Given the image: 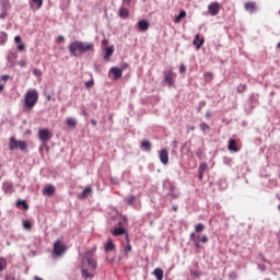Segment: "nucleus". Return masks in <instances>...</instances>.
<instances>
[{
	"label": "nucleus",
	"instance_id": "obj_1",
	"mask_svg": "<svg viewBox=\"0 0 280 280\" xmlns=\"http://www.w3.org/2000/svg\"><path fill=\"white\" fill-rule=\"evenodd\" d=\"M71 57H78L79 55L93 51L95 49V44L92 42H71L68 46Z\"/></svg>",
	"mask_w": 280,
	"mask_h": 280
},
{
	"label": "nucleus",
	"instance_id": "obj_2",
	"mask_svg": "<svg viewBox=\"0 0 280 280\" xmlns=\"http://www.w3.org/2000/svg\"><path fill=\"white\" fill-rule=\"evenodd\" d=\"M37 102H38V92L35 89L26 91L24 94V104H23L24 110L31 112L34 108V106H36Z\"/></svg>",
	"mask_w": 280,
	"mask_h": 280
},
{
	"label": "nucleus",
	"instance_id": "obj_3",
	"mask_svg": "<svg viewBox=\"0 0 280 280\" xmlns=\"http://www.w3.org/2000/svg\"><path fill=\"white\" fill-rule=\"evenodd\" d=\"M9 150L11 151H15V150H20V151H26L28 148V144L26 141H19L16 140V138L11 137L9 139Z\"/></svg>",
	"mask_w": 280,
	"mask_h": 280
},
{
	"label": "nucleus",
	"instance_id": "obj_4",
	"mask_svg": "<svg viewBox=\"0 0 280 280\" xmlns=\"http://www.w3.org/2000/svg\"><path fill=\"white\" fill-rule=\"evenodd\" d=\"M84 259L88 261V265L91 270H95L97 268V259L95 258V248L86 252L84 255Z\"/></svg>",
	"mask_w": 280,
	"mask_h": 280
},
{
	"label": "nucleus",
	"instance_id": "obj_5",
	"mask_svg": "<svg viewBox=\"0 0 280 280\" xmlns=\"http://www.w3.org/2000/svg\"><path fill=\"white\" fill-rule=\"evenodd\" d=\"M176 73L172 70H164V83L168 85V88H173L175 84Z\"/></svg>",
	"mask_w": 280,
	"mask_h": 280
},
{
	"label": "nucleus",
	"instance_id": "obj_6",
	"mask_svg": "<svg viewBox=\"0 0 280 280\" xmlns=\"http://www.w3.org/2000/svg\"><path fill=\"white\" fill-rule=\"evenodd\" d=\"M67 250V246L60 240L56 241L54 244V254L57 256L62 255Z\"/></svg>",
	"mask_w": 280,
	"mask_h": 280
},
{
	"label": "nucleus",
	"instance_id": "obj_7",
	"mask_svg": "<svg viewBox=\"0 0 280 280\" xmlns=\"http://www.w3.org/2000/svg\"><path fill=\"white\" fill-rule=\"evenodd\" d=\"M37 137L40 139V141L47 143L52 138V133L49 131V129H40L39 132H37Z\"/></svg>",
	"mask_w": 280,
	"mask_h": 280
},
{
	"label": "nucleus",
	"instance_id": "obj_8",
	"mask_svg": "<svg viewBox=\"0 0 280 280\" xmlns=\"http://www.w3.org/2000/svg\"><path fill=\"white\" fill-rule=\"evenodd\" d=\"M220 3L218 2H212L209 7H208V10H209V13L211 16H215L219 12H220Z\"/></svg>",
	"mask_w": 280,
	"mask_h": 280
},
{
	"label": "nucleus",
	"instance_id": "obj_9",
	"mask_svg": "<svg viewBox=\"0 0 280 280\" xmlns=\"http://www.w3.org/2000/svg\"><path fill=\"white\" fill-rule=\"evenodd\" d=\"M2 189L5 195L11 196L14 192V186L11 182H3Z\"/></svg>",
	"mask_w": 280,
	"mask_h": 280
},
{
	"label": "nucleus",
	"instance_id": "obj_10",
	"mask_svg": "<svg viewBox=\"0 0 280 280\" xmlns=\"http://www.w3.org/2000/svg\"><path fill=\"white\" fill-rule=\"evenodd\" d=\"M109 73H112L114 75L115 81H118L122 78L124 72H122V69L113 67V68H110Z\"/></svg>",
	"mask_w": 280,
	"mask_h": 280
},
{
	"label": "nucleus",
	"instance_id": "obj_11",
	"mask_svg": "<svg viewBox=\"0 0 280 280\" xmlns=\"http://www.w3.org/2000/svg\"><path fill=\"white\" fill-rule=\"evenodd\" d=\"M160 162H162V164H164V165L168 164L170 155H168V151L166 149L160 150Z\"/></svg>",
	"mask_w": 280,
	"mask_h": 280
},
{
	"label": "nucleus",
	"instance_id": "obj_12",
	"mask_svg": "<svg viewBox=\"0 0 280 280\" xmlns=\"http://www.w3.org/2000/svg\"><path fill=\"white\" fill-rule=\"evenodd\" d=\"M44 4V0H28V5H31V10L36 11L39 10Z\"/></svg>",
	"mask_w": 280,
	"mask_h": 280
},
{
	"label": "nucleus",
	"instance_id": "obj_13",
	"mask_svg": "<svg viewBox=\"0 0 280 280\" xmlns=\"http://www.w3.org/2000/svg\"><path fill=\"white\" fill-rule=\"evenodd\" d=\"M191 240L195 242L196 246L199 247L200 242L201 243H207L208 242V236L203 235L200 237V235L196 236L195 233L191 234Z\"/></svg>",
	"mask_w": 280,
	"mask_h": 280
},
{
	"label": "nucleus",
	"instance_id": "obj_14",
	"mask_svg": "<svg viewBox=\"0 0 280 280\" xmlns=\"http://www.w3.org/2000/svg\"><path fill=\"white\" fill-rule=\"evenodd\" d=\"M244 9L250 13H255L258 11V7L256 2H245Z\"/></svg>",
	"mask_w": 280,
	"mask_h": 280
},
{
	"label": "nucleus",
	"instance_id": "obj_15",
	"mask_svg": "<svg viewBox=\"0 0 280 280\" xmlns=\"http://www.w3.org/2000/svg\"><path fill=\"white\" fill-rule=\"evenodd\" d=\"M118 16H120L124 20L128 19L130 16L129 9L121 7L118 11Z\"/></svg>",
	"mask_w": 280,
	"mask_h": 280
},
{
	"label": "nucleus",
	"instance_id": "obj_16",
	"mask_svg": "<svg viewBox=\"0 0 280 280\" xmlns=\"http://www.w3.org/2000/svg\"><path fill=\"white\" fill-rule=\"evenodd\" d=\"M205 43V37H201V35H196L195 39H194V45L197 47V49H200L201 46Z\"/></svg>",
	"mask_w": 280,
	"mask_h": 280
},
{
	"label": "nucleus",
	"instance_id": "obj_17",
	"mask_svg": "<svg viewBox=\"0 0 280 280\" xmlns=\"http://www.w3.org/2000/svg\"><path fill=\"white\" fill-rule=\"evenodd\" d=\"M55 192H56V187L54 185H48L43 190V194L49 197L54 196Z\"/></svg>",
	"mask_w": 280,
	"mask_h": 280
},
{
	"label": "nucleus",
	"instance_id": "obj_18",
	"mask_svg": "<svg viewBox=\"0 0 280 280\" xmlns=\"http://www.w3.org/2000/svg\"><path fill=\"white\" fill-rule=\"evenodd\" d=\"M138 27L140 31L142 32H147L150 28V24L148 21L145 20H141L138 22Z\"/></svg>",
	"mask_w": 280,
	"mask_h": 280
},
{
	"label": "nucleus",
	"instance_id": "obj_19",
	"mask_svg": "<svg viewBox=\"0 0 280 280\" xmlns=\"http://www.w3.org/2000/svg\"><path fill=\"white\" fill-rule=\"evenodd\" d=\"M229 151H233V152H238L240 149L237 148V142L235 141V139H231L229 141V145H228Z\"/></svg>",
	"mask_w": 280,
	"mask_h": 280
},
{
	"label": "nucleus",
	"instance_id": "obj_20",
	"mask_svg": "<svg viewBox=\"0 0 280 280\" xmlns=\"http://www.w3.org/2000/svg\"><path fill=\"white\" fill-rule=\"evenodd\" d=\"M16 208L18 209L23 208V210L27 211L30 209V206L26 202V200L19 199V200H16Z\"/></svg>",
	"mask_w": 280,
	"mask_h": 280
},
{
	"label": "nucleus",
	"instance_id": "obj_21",
	"mask_svg": "<svg viewBox=\"0 0 280 280\" xmlns=\"http://www.w3.org/2000/svg\"><path fill=\"white\" fill-rule=\"evenodd\" d=\"M114 52H115L114 46H108V47L106 48V51H105V55H104V59H105V60H109L110 57L114 55Z\"/></svg>",
	"mask_w": 280,
	"mask_h": 280
},
{
	"label": "nucleus",
	"instance_id": "obj_22",
	"mask_svg": "<svg viewBox=\"0 0 280 280\" xmlns=\"http://www.w3.org/2000/svg\"><path fill=\"white\" fill-rule=\"evenodd\" d=\"M140 148H141L143 151L149 152V151H151V149H152V144H151L150 141L144 140V141L141 142Z\"/></svg>",
	"mask_w": 280,
	"mask_h": 280
},
{
	"label": "nucleus",
	"instance_id": "obj_23",
	"mask_svg": "<svg viewBox=\"0 0 280 280\" xmlns=\"http://www.w3.org/2000/svg\"><path fill=\"white\" fill-rule=\"evenodd\" d=\"M153 276L156 280H163L164 271L161 268H156L153 271Z\"/></svg>",
	"mask_w": 280,
	"mask_h": 280
},
{
	"label": "nucleus",
	"instance_id": "obj_24",
	"mask_svg": "<svg viewBox=\"0 0 280 280\" xmlns=\"http://www.w3.org/2000/svg\"><path fill=\"white\" fill-rule=\"evenodd\" d=\"M126 230L124 228H116L113 232L112 235H114V237H117V235H125Z\"/></svg>",
	"mask_w": 280,
	"mask_h": 280
},
{
	"label": "nucleus",
	"instance_id": "obj_25",
	"mask_svg": "<svg viewBox=\"0 0 280 280\" xmlns=\"http://www.w3.org/2000/svg\"><path fill=\"white\" fill-rule=\"evenodd\" d=\"M116 245L113 242V240H108L107 244L105 245V252H110L113 249H115Z\"/></svg>",
	"mask_w": 280,
	"mask_h": 280
},
{
	"label": "nucleus",
	"instance_id": "obj_26",
	"mask_svg": "<svg viewBox=\"0 0 280 280\" xmlns=\"http://www.w3.org/2000/svg\"><path fill=\"white\" fill-rule=\"evenodd\" d=\"M125 202L128 206H132L136 202V196L135 195H130L128 197L125 198Z\"/></svg>",
	"mask_w": 280,
	"mask_h": 280
},
{
	"label": "nucleus",
	"instance_id": "obj_27",
	"mask_svg": "<svg viewBox=\"0 0 280 280\" xmlns=\"http://www.w3.org/2000/svg\"><path fill=\"white\" fill-rule=\"evenodd\" d=\"M22 224H23V229H25V231H32L33 224L30 220H24L22 222Z\"/></svg>",
	"mask_w": 280,
	"mask_h": 280
},
{
	"label": "nucleus",
	"instance_id": "obj_28",
	"mask_svg": "<svg viewBox=\"0 0 280 280\" xmlns=\"http://www.w3.org/2000/svg\"><path fill=\"white\" fill-rule=\"evenodd\" d=\"M66 121H67V125L71 128H75V126L78 124L77 120L72 117H68Z\"/></svg>",
	"mask_w": 280,
	"mask_h": 280
},
{
	"label": "nucleus",
	"instance_id": "obj_29",
	"mask_svg": "<svg viewBox=\"0 0 280 280\" xmlns=\"http://www.w3.org/2000/svg\"><path fill=\"white\" fill-rule=\"evenodd\" d=\"M187 16V13L185 12V11H182L180 13H179V15L175 19V23L176 24H178V23H180V21L183 20V19H185Z\"/></svg>",
	"mask_w": 280,
	"mask_h": 280
},
{
	"label": "nucleus",
	"instance_id": "obj_30",
	"mask_svg": "<svg viewBox=\"0 0 280 280\" xmlns=\"http://www.w3.org/2000/svg\"><path fill=\"white\" fill-rule=\"evenodd\" d=\"M236 90H237V93H238V94H243V93H245V92L247 91V85H246V84H240V85L236 88Z\"/></svg>",
	"mask_w": 280,
	"mask_h": 280
},
{
	"label": "nucleus",
	"instance_id": "obj_31",
	"mask_svg": "<svg viewBox=\"0 0 280 280\" xmlns=\"http://www.w3.org/2000/svg\"><path fill=\"white\" fill-rule=\"evenodd\" d=\"M8 266L7 259L3 257H0V271H3Z\"/></svg>",
	"mask_w": 280,
	"mask_h": 280
},
{
	"label": "nucleus",
	"instance_id": "obj_32",
	"mask_svg": "<svg viewBox=\"0 0 280 280\" xmlns=\"http://www.w3.org/2000/svg\"><path fill=\"white\" fill-rule=\"evenodd\" d=\"M168 190L171 191V197L178 198V195L174 194L175 186L172 183H168Z\"/></svg>",
	"mask_w": 280,
	"mask_h": 280
},
{
	"label": "nucleus",
	"instance_id": "obj_33",
	"mask_svg": "<svg viewBox=\"0 0 280 280\" xmlns=\"http://www.w3.org/2000/svg\"><path fill=\"white\" fill-rule=\"evenodd\" d=\"M8 40V34L7 33H0V45H4Z\"/></svg>",
	"mask_w": 280,
	"mask_h": 280
},
{
	"label": "nucleus",
	"instance_id": "obj_34",
	"mask_svg": "<svg viewBox=\"0 0 280 280\" xmlns=\"http://www.w3.org/2000/svg\"><path fill=\"white\" fill-rule=\"evenodd\" d=\"M92 192V188L91 187H85V189L83 190V192L80 195L81 198H85L89 194Z\"/></svg>",
	"mask_w": 280,
	"mask_h": 280
},
{
	"label": "nucleus",
	"instance_id": "obj_35",
	"mask_svg": "<svg viewBox=\"0 0 280 280\" xmlns=\"http://www.w3.org/2000/svg\"><path fill=\"white\" fill-rule=\"evenodd\" d=\"M203 230H205V225H203L202 223H198V224L195 226L196 233H202Z\"/></svg>",
	"mask_w": 280,
	"mask_h": 280
},
{
	"label": "nucleus",
	"instance_id": "obj_36",
	"mask_svg": "<svg viewBox=\"0 0 280 280\" xmlns=\"http://www.w3.org/2000/svg\"><path fill=\"white\" fill-rule=\"evenodd\" d=\"M207 164L206 162H201V164L199 165V173H203L207 171Z\"/></svg>",
	"mask_w": 280,
	"mask_h": 280
},
{
	"label": "nucleus",
	"instance_id": "obj_37",
	"mask_svg": "<svg viewBox=\"0 0 280 280\" xmlns=\"http://www.w3.org/2000/svg\"><path fill=\"white\" fill-rule=\"evenodd\" d=\"M94 85H95V81H93V79L85 82L86 89H92Z\"/></svg>",
	"mask_w": 280,
	"mask_h": 280
},
{
	"label": "nucleus",
	"instance_id": "obj_38",
	"mask_svg": "<svg viewBox=\"0 0 280 280\" xmlns=\"http://www.w3.org/2000/svg\"><path fill=\"white\" fill-rule=\"evenodd\" d=\"M81 271H82V277L84 278V279H88V278H91L92 276L88 272V270H85L84 268H83V266L81 267Z\"/></svg>",
	"mask_w": 280,
	"mask_h": 280
},
{
	"label": "nucleus",
	"instance_id": "obj_39",
	"mask_svg": "<svg viewBox=\"0 0 280 280\" xmlns=\"http://www.w3.org/2000/svg\"><path fill=\"white\" fill-rule=\"evenodd\" d=\"M33 75L40 78L43 75V72H42V70L35 68V69H33Z\"/></svg>",
	"mask_w": 280,
	"mask_h": 280
},
{
	"label": "nucleus",
	"instance_id": "obj_40",
	"mask_svg": "<svg viewBox=\"0 0 280 280\" xmlns=\"http://www.w3.org/2000/svg\"><path fill=\"white\" fill-rule=\"evenodd\" d=\"M10 80V75L9 74H3L0 79V81L2 82V84H7V82Z\"/></svg>",
	"mask_w": 280,
	"mask_h": 280
},
{
	"label": "nucleus",
	"instance_id": "obj_41",
	"mask_svg": "<svg viewBox=\"0 0 280 280\" xmlns=\"http://www.w3.org/2000/svg\"><path fill=\"white\" fill-rule=\"evenodd\" d=\"M229 279L230 280H237V273L235 271H232L230 275H229Z\"/></svg>",
	"mask_w": 280,
	"mask_h": 280
},
{
	"label": "nucleus",
	"instance_id": "obj_42",
	"mask_svg": "<svg viewBox=\"0 0 280 280\" xmlns=\"http://www.w3.org/2000/svg\"><path fill=\"white\" fill-rule=\"evenodd\" d=\"M125 253H129L132 250V245L130 243H127V245L124 248Z\"/></svg>",
	"mask_w": 280,
	"mask_h": 280
},
{
	"label": "nucleus",
	"instance_id": "obj_43",
	"mask_svg": "<svg viewBox=\"0 0 280 280\" xmlns=\"http://www.w3.org/2000/svg\"><path fill=\"white\" fill-rule=\"evenodd\" d=\"M14 43H15V44H21V43H22V37H21L20 35H16V36L14 37Z\"/></svg>",
	"mask_w": 280,
	"mask_h": 280
},
{
	"label": "nucleus",
	"instance_id": "obj_44",
	"mask_svg": "<svg viewBox=\"0 0 280 280\" xmlns=\"http://www.w3.org/2000/svg\"><path fill=\"white\" fill-rule=\"evenodd\" d=\"M7 16H8V12H7V10H3V11L1 12V14H0V19H1V20H4Z\"/></svg>",
	"mask_w": 280,
	"mask_h": 280
},
{
	"label": "nucleus",
	"instance_id": "obj_45",
	"mask_svg": "<svg viewBox=\"0 0 280 280\" xmlns=\"http://www.w3.org/2000/svg\"><path fill=\"white\" fill-rule=\"evenodd\" d=\"M18 50L19 51H24L25 50V45L23 43L18 45Z\"/></svg>",
	"mask_w": 280,
	"mask_h": 280
},
{
	"label": "nucleus",
	"instance_id": "obj_46",
	"mask_svg": "<svg viewBox=\"0 0 280 280\" xmlns=\"http://www.w3.org/2000/svg\"><path fill=\"white\" fill-rule=\"evenodd\" d=\"M200 128H201L202 131H206V130L209 129V126H208L207 124L202 122V124L200 125Z\"/></svg>",
	"mask_w": 280,
	"mask_h": 280
},
{
	"label": "nucleus",
	"instance_id": "obj_47",
	"mask_svg": "<svg viewBox=\"0 0 280 280\" xmlns=\"http://www.w3.org/2000/svg\"><path fill=\"white\" fill-rule=\"evenodd\" d=\"M133 0H122L124 5H130Z\"/></svg>",
	"mask_w": 280,
	"mask_h": 280
},
{
	"label": "nucleus",
	"instance_id": "obj_48",
	"mask_svg": "<svg viewBox=\"0 0 280 280\" xmlns=\"http://www.w3.org/2000/svg\"><path fill=\"white\" fill-rule=\"evenodd\" d=\"M196 154L199 158V160H201L203 152H202V150H198Z\"/></svg>",
	"mask_w": 280,
	"mask_h": 280
},
{
	"label": "nucleus",
	"instance_id": "obj_49",
	"mask_svg": "<svg viewBox=\"0 0 280 280\" xmlns=\"http://www.w3.org/2000/svg\"><path fill=\"white\" fill-rule=\"evenodd\" d=\"M128 67H129L128 63H122L120 70L125 71L128 69Z\"/></svg>",
	"mask_w": 280,
	"mask_h": 280
},
{
	"label": "nucleus",
	"instance_id": "obj_50",
	"mask_svg": "<svg viewBox=\"0 0 280 280\" xmlns=\"http://www.w3.org/2000/svg\"><path fill=\"white\" fill-rule=\"evenodd\" d=\"M57 42L58 43H63L65 42V37L62 35H59Z\"/></svg>",
	"mask_w": 280,
	"mask_h": 280
},
{
	"label": "nucleus",
	"instance_id": "obj_51",
	"mask_svg": "<svg viewBox=\"0 0 280 280\" xmlns=\"http://www.w3.org/2000/svg\"><path fill=\"white\" fill-rule=\"evenodd\" d=\"M102 45H103V46H107V45H109L108 39H103V40H102Z\"/></svg>",
	"mask_w": 280,
	"mask_h": 280
},
{
	"label": "nucleus",
	"instance_id": "obj_52",
	"mask_svg": "<svg viewBox=\"0 0 280 280\" xmlns=\"http://www.w3.org/2000/svg\"><path fill=\"white\" fill-rule=\"evenodd\" d=\"M186 72V66L185 65H182L180 67V73H185Z\"/></svg>",
	"mask_w": 280,
	"mask_h": 280
},
{
	"label": "nucleus",
	"instance_id": "obj_53",
	"mask_svg": "<svg viewBox=\"0 0 280 280\" xmlns=\"http://www.w3.org/2000/svg\"><path fill=\"white\" fill-rule=\"evenodd\" d=\"M4 86L5 84H3L2 82H0V93H2L4 91Z\"/></svg>",
	"mask_w": 280,
	"mask_h": 280
},
{
	"label": "nucleus",
	"instance_id": "obj_54",
	"mask_svg": "<svg viewBox=\"0 0 280 280\" xmlns=\"http://www.w3.org/2000/svg\"><path fill=\"white\" fill-rule=\"evenodd\" d=\"M91 124L95 127V126H97V120L92 119V120H91Z\"/></svg>",
	"mask_w": 280,
	"mask_h": 280
},
{
	"label": "nucleus",
	"instance_id": "obj_55",
	"mask_svg": "<svg viewBox=\"0 0 280 280\" xmlns=\"http://www.w3.org/2000/svg\"><path fill=\"white\" fill-rule=\"evenodd\" d=\"M203 174L205 173H199V180H202Z\"/></svg>",
	"mask_w": 280,
	"mask_h": 280
},
{
	"label": "nucleus",
	"instance_id": "obj_56",
	"mask_svg": "<svg viewBox=\"0 0 280 280\" xmlns=\"http://www.w3.org/2000/svg\"><path fill=\"white\" fill-rule=\"evenodd\" d=\"M34 280H44V279H42V278H39V277H37V276H35V278H33Z\"/></svg>",
	"mask_w": 280,
	"mask_h": 280
},
{
	"label": "nucleus",
	"instance_id": "obj_57",
	"mask_svg": "<svg viewBox=\"0 0 280 280\" xmlns=\"http://www.w3.org/2000/svg\"><path fill=\"white\" fill-rule=\"evenodd\" d=\"M277 48L280 49V42L277 44Z\"/></svg>",
	"mask_w": 280,
	"mask_h": 280
},
{
	"label": "nucleus",
	"instance_id": "obj_58",
	"mask_svg": "<svg viewBox=\"0 0 280 280\" xmlns=\"http://www.w3.org/2000/svg\"><path fill=\"white\" fill-rule=\"evenodd\" d=\"M278 237H279V245H280V232L278 233Z\"/></svg>",
	"mask_w": 280,
	"mask_h": 280
},
{
	"label": "nucleus",
	"instance_id": "obj_59",
	"mask_svg": "<svg viewBox=\"0 0 280 280\" xmlns=\"http://www.w3.org/2000/svg\"><path fill=\"white\" fill-rule=\"evenodd\" d=\"M47 100H48V102H50V100H51V96H48V97H47Z\"/></svg>",
	"mask_w": 280,
	"mask_h": 280
},
{
	"label": "nucleus",
	"instance_id": "obj_60",
	"mask_svg": "<svg viewBox=\"0 0 280 280\" xmlns=\"http://www.w3.org/2000/svg\"><path fill=\"white\" fill-rule=\"evenodd\" d=\"M82 114H83L84 116H86V115H88V114H86V112H83Z\"/></svg>",
	"mask_w": 280,
	"mask_h": 280
},
{
	"label": "nucleus",
	"instance_id": "obj_61",
	"mask_svg": "<svg viewBox=\"0 0 280 280\" xmlns=\"http://www.w3.org/2000/svg\"><path fill=\"white\" fill-rule=\"evenodd\" d=\"M122 225V222H119V226H121Z\"/></svg>",
	"mask_w": 280,
	"mask_h": 280
},
{
	"label": "nucleus",
	"instance_id": "obj_62",
	"mask_svg": "<svg viewBox=\"0 0 280 280\" xmlns=\"http://www.w3.org/2000/svg\"><path fill=\"white\" fill-rule=\"evenodd\" d=\"M278 210L280 211V205L278 206Z\"/></svg>",
	"mask_w": 280,
	"mask_h": 280
},
{
	"label": "nucleus",
	"instance_id": "obj_63",
	"mask_svg": "<svg viewBox=\"0 0 280 280\" xmlns=\"http://www.w3.org/2000/svg\"><path fill=\"white\" fill-rule=\"evenodd\" d=\"M207 116L209 117V116H210V114H209V113H207Z\"/></svg>",
	"mask_w": 280,
	"mask_h": 280
},
{
	"label": "nucleus",
	"instance_id": "obj_64",
	"mask_svg": "<svg viewBox=\"0 0 280 280\" xmlns=\"http://www.w3.org/2000/svg\"><path fill=\"white\" fill-rule=\"evenodd\" d=\"M2 166H1V164H0V168H1Z\"/></svg>",
	"mask_w": 280,
	"mask_h": 280
}]
</instances>
